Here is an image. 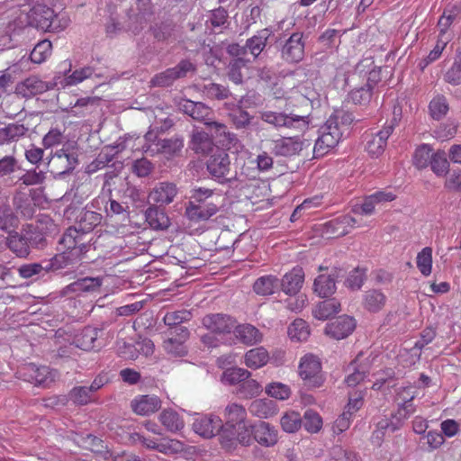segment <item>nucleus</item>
<instances>
[{
	"mask_svg": "<svg viewBox=\"0 0 461 461\" xmlns=\"http://www.w3.org/2000/svg\"><path fill=\"white\" fill-rule=\"evenodd\" d=\"M30 24L45 32H59L68 27L69 19L66 14H56L45 5L37 4L30 11Z\"/></svg>",
	"mask_w": 461,
	"mask_h": 461,
	"instance_id": "nucleus-1",
	"label": "nucleus"
},
{
	"mask_svg": "<svg viewBox=\"0 0 461 461\" xmlns=\"http://www.w3.org/2000/svg\"><path fill=\"white\" fill-rule=\"evenodd\" d=\"M342 130L338 126L336 120L329 119L321 128L320 137L316 140L313 148L315 158L322 157L331 149L335 148L342 136Z\"/></svg>",
	"mask_w": 461,
	"mask_h": 461,
	"instance_id": "nucleus-2",
	"label": "nucleus"
},
{
	"mask_svg": "<svg viewBox=\"0 0 461 461\" xmlns=\"http://www.w3.org/2000/svg\"><path fill=\"white\" fill-rule=\"evenodd\" d=\"M299 375L305 385L309 387H320L323 383L321 375V364L316 356L307 354L301 358Z\"/></svg>",
	"mask_w": 461,
	"mask_h": 461,
	"instance_id": "nucleus-3",
	"label": "nucleus"
},
{
	"mask_svg": "<svg viewBox=\"0 0 461 461\" xmlns=\"http://www.w3.org/2000/svg\"><path fill=\"white\" fill-rule=\"evenodd\" d=\"M19 375L26 381L35 384L36 386L48 387L52 384L56 377L57 372L48 366H38L33 363L24 365L20 370Z\"/></svg>",
	"mask_w": 461,
	"mask_h": 461,
	"instance_id": "nucleus-4",
	"label": "nucleus"
},
{
	"mask_svg": "<svg viewBox=\"0 0 461 461\" xmlns=\"http://www.w3.org/2000/svg\"><path fill=\"white\" fill-rule=\"evenodd\" d=\"M60 245L75 258H80L90 247L86 240V235L77 227H70L66 230Z\"/></svg>",
	"mask_w": 461,
	"mask_h": 461,
	"instance_id": "nucleus-5",
	"label": "nucleus"
},
{
	"mask_svg": "<svg viewBox=\"0 0 461 461\" xmlns=\"http://www.w3.org/2000/svg\"><path fill=\"white\" fill-rule=\"evenodd\" d=\"M261 119L276 127L295 128L302 131L308 128V121L304 116H292L283 113L267 111L261 113Z\"/></svg>",
	"mask_w": 461,
	"mask_h": 461,
	"instance_id": "nucleus-6",
	"label": "nucleus"
},
{
	"mask_svg": "<svg viewBox=\"0 0 461 461\" xmlns=\"http://www.w3.org/2000/svg\"><path fill=\"white\" fill-rule=\"evenodd\" d=\"M304 48L303 34L294 32L283 44L281 57L287 63H299L303 59Z\"/></svg>",
	"mask_w": 461,
	"mask_h": 461,
	"instance_id": "nucleus-7",
	"label": "nucleus"
},
{
	"mask_svg": "<svg viewBox=\"0 0 461 461\" xmlns=\"http://www.w3.org/2000/svg\"><path fill=\"white\" fill-rule=\"evenodd\" d=\"M193 430L204 438H212L222 429V420L214 414L197 415L192 424Z\"/></svg>",
	"mask_w": 461,
	"mask_h": 461,
	"instance_id": "nucleus-8",
	"label": "nucleus"
},
{
	"mask_svg": "<svg viewBox=\"0 0 461 461\" xmlns=\"http://www.w3.org/2000/svg\"><path fill=\"white\" fill-rule=\"evenodd\" d=\"M194 70V66L188 60L180 61L176 67L157 74L150 81L153 86H167L178 78L184 77L190 71Z\"/></svg>",
	"mask_w": 461,
	"mask_h": 461,
	"instance_id": "nucleus-9",
	"label": "nucleus"
},
{
	"mask_svg": "<svg viewBox=\"0 0 461 461\" xmlns=\"http://www.w3.org/2000/svg\"><path fill=\"white\" fill-rule=\"evenodd\" d=\"M202 322L208 330L223 339L226 335L233 332L236 321L226 314L212 313L204 316Z\"/></svg>",
	"mask_w": 461,
	"mask_h": 461,
	"instance_id": "nucleus-10",
	"label": "nucleus"
},
{
	"mask_svg": "<svg viewBox=\"0 0 461 461\" xmlns=\"http://www.w3.org/2000/svg\"><path fill=\"white\" fill-rule=\"evenodd\" d=\"M253 438L265 447L276 446L279 439L278 429L269 422L259 420L252 426Z\"/></svg>",
	"mask_w": 461,
	"mask_h": 461,
	"instance_id": "nucleus-11",
	"label": "nucleus"
},
{
	"mask_svg": "<svg viewBox=\"0 0 461 461\" xmlns=\"http://www.w3.org/2000/svg\"><path fill=\"white\" fill-rule=\"evenodd\" d=\"M368 226L366 221H361L358 218L350 215L339 216L326 224V232L335 237L348 234L354 228Z\"/></svg>",
	"mask_w": 461,
	"mask_h": 461,
	"instance_id": "nucleus-12",
	"label": "nucleus"
},
{
	"mask_svg": "<svg viewBox=\"0 0 461 461\" xmlns=\"http://www.w3.org/2000/svg\"><path fill=\"white\" fill-rule=\"evenodd\" d=\"M206 167L210 175L221 182V179H226L230 169L229 155L223 149H217L207 160Z\"/></svg>",
	"mask_w": 461,
	"mask_h": 461,
	"instance_id": "nucleus-13",
	"label": "nucleus"
},
{
	"mask_svg": "<svg viewBox=\"0 0 461 461\" xmlns=\"http://www.w3.org/2000/svg\"><path fill=\"white\" fill-rule=\"evenodd\" d=\"M395 121L396 118L393 117L381 131L370 135L366 142V150L371 156L378 157L383 154L386 147L387 140L393 131Z\"/></svg>",
	"mask_w": 461,
	"mask_h": 461,
	"instance_id": "nucleus-14",
	"label": "nucleus"
},
{
	"mask_svg": "<svg viewBox=\"0 0 461 461\" xmlns=\"http://www.w3.org/2000/svg\"><path fill=\"white\" fill-rule=\"evenodd\" d=\"M310 142L299 137H284L273 141V151L277 156H294L309 147Z\"/></svg>",
	"mask_w": 461,
	"mask_h": 461,
	"instance_id": "nucleus-15",
	"label": "nucleus"
},
{
	"mask_svg": "<svg viewBox=\"0 0 461 461\" xmlns=\"http://www.w3.org/2000/svg\"><path fill=\"white\" fill-rule=\"evenodd\" d=\"M355 328V319L343 315L328 323L325 327V333L335 339H342L351 334Z\"/></svg>",
	"mask_w": 461,
	"mask_h": 461,
	"instance_id": "nucleus-16",
	"label": "nucleus"
},
{
	"mask_svg": "<svg viewBox=\"0 0 461 461\" xmlns=\"http://www.w3.org/2000/svg\"><path fill=\"white\" fill-rule=\"evenodd\" d=\"M131 407L137 415L149 416L161 408V400L154 394L137 395Z\"/></svg>",
	"mask_w": 461,
	"mask_h": 461,
	"instance_id": "nucleus-17",
	"label": "nucleus"
},
{
	"mask_svg": "<svg viewBox=\"0 0 461 461\" xmlns=\"http://www.w3.org/2000/svg\"><path fill=\"white\" fill-rule=\"evenodd\" d=\"M177 187L174 183L159 182L149 194V199L160 205L169 204L177 194Z\"/></svg>",
	"mask_w": 461,
	"mask_h": 461,
	"instance_id": "nucleus-18",
	"label": "nucleus"
},
{
	"mask_svg": "<svg viewBox=\"0 0 461 461\" xmlns=\"http://www.w3.org/2000/svg\"><path fill=\"white\" fill-rule=\"evenodd\" d=\"M219 210L217 203L210 201L208 203H188L185 208V214L192 221H204L215 215Z\"/></svg>",
	"mask_w": 461,
	"mask_h": 461,
	"instance_id": "nucleus-19",
	"label": "nucleus"
},
{
	"mask_svg": "<svg viewBox=\"0 0 461 461\" xmlns=\"http://www.w3.org/2000/svg\"><path fill=\"white\" fill-rule=\"evenodd\" d=\"M249 413L258 419L267 420L278 413V406L271 399L260 398L252 401L248 408Z\"/></svg>",
	"mask_w": 461,
	"mask_h": 461,
	"instance_id": "nucleus-20",
	"label": "nucleus"
},
{
	"mask_svg": "<svg viewBox=\"0 0 461 461\" xmlns=\"http://www.w3.org/2000/svg\"><path fill=\"white\" fill-rule=\"evenodd\" d=\"M213 138L223 147L230 149L237 142L234 133L229 131L228 127L220 122L211 118L205 125Z\"/></svg>",
	"mask_w": 461,
	"mask_h": 461,
	"instance_id": "nucleus-21",
	"label": "nucleus"
},
{
	"mask_svg": "<svg viewBox=\"0 0 461 461\" xmlns=\"http://www.w3.org/2000/svg\"><path fill=\"white\" fill-rule=\"evenodd\" d=\"M52 88L50 83L41 80L37 76H32L17 85V93L23 97H30L39 94H42Z\"/></svg>",
	"mask_w": 461,
	"mask_h": 461,
	"instance_id": "nucleus-22",
	"label": "nucleus"
},
{
	"mask_svg": "<svg viewBox=\"0 0 461 461\" xmlns=\"http://www.w3.org/2000/svg\"><path fill=\"white\" fill-rule=\"evenodd\" d=\"M103 277H85L78 279L62 290L63 295H68L73 293H94L97 292L103 285Z\"/></svg>",
	"mask_w": 461,
	"mask_h": 461,
	"instance_id": "nucleus-23",
	"label": "nucleus"
},
{
	"mask_svg": "<svg viewBox=\"0 0 461 461\" xmlns=\"http://www.w3.org/2000/svg\"><path fill=\"white\" fill-rule=\"evenodd\" d=\"M180 110L194 120L203 122L204 125L211 120L212 112L211 108L200 102L185 100L180 104Z\"/></svg>",
	"mask_w": 461,
	"mask_h": 461,
	"instance_id": "nucleus-24",
	"label": "nucleus"
},
{
	"mask_svg": "<svg viewBox=\"0 0 461 461\" xmlns=\"http://www.w3.org/2000/svg\"><path fill=\"white\" fill-rule=\"evenodd\" d=\"M213 141L209 134L200 129H194L189 142L190 149L196 154L204 156L213 149Z\"/></svg>",
	"mask_w": 461,
	"mask_h": 461,
	"instance_id": "nucleus-25",
	"label": "nucleus"
},
{
	"mask_svg": "<svg viewBox=\"0 0 461 461\" xmlns=\"http://www.w3.org/2000/svg\"><path fill=\"white\" fill-rule=\"evenodd\" d=\"M225 426L235 429L248 421L247 409L240 403L230 402L224 409Z\"/></svg>",
	"mask_w": 461,
	"mask_h": 461,
	"instance_id": "nucleus-26",
	"label": "nucleus"
},
{
	"mask_svg": "<svg viewBox=\"0 0 461 461\" xmlns=\"http://www.w3.org/2000/svg\"><path fill=\"white\" fill-rule=\"evenodd\" d=\"M387 302L386 295L379 289H369L365 292L362 298V306L368 312H381Z\"/></svg>",
	"mask_w": 461,
	"mask_h": 461,
	"instance_id": "nucleus-27",
	"label": "nucleus"
},
{
	"mask_svg": "<svg viewBox=\"0 0 461 461\" xmlns=\"http://www.w3.org/2000/svg\"><path fill=\"white\" fill-rule=\"evenodd\" d=\"M303 279L304 274L302 268H294L283 276L279 287L286 294L294 295L302 288Z\"/></svg>",
	"mask_w": 461,
	"mask_h": 461,
	"instance_id": "nucleus-28",
	"label": "nucleus"
},
{
	"mask_svg": "<svg viewBox=\"0 0 461 461\" xmlns=\"http://www.w3.org/2000/svg\"><path fill=\"white\" fill-rule=\"evenodd\" d=\"M99 331L96 328L86 327L76 334L73 344L83 350H92L99 348L100 344H96Z\"/></svg>",
	"mask_w": 461,
	"mask_h": 461,
	"instance_id": "nucleus-29",
	"label": "nucleus"
},
{
	"mask_svg": "<svg viewBox=\"0 0 461 461\" xmlns=\"http://www.w3.org/2000/svg\"><path fill=\"white\" fill-rule=\"evenodd\" d=\"M336 270L330 274L319 275L313 284L314 292L320 297H328L333 294L336 291Z\"/></svg>",
	"mask_w": 461,
	"mask_h": 461,
	"instance_id": "nucleus-30",
	"label": "nucleus"
},
{
	"mask_svg": "<svg viewBox=\"0 0 461 461\" xmlns=\"http://www.w3.org/2000/svg\"><path fill=\"white\" fill-rule=\"evenodd\" d=\"M183 147V139L176 137L158 140L156 144V149H151V146L149 145L145 149V152L149 153L150 155L160 152L171 156L181 151Z\"/></svg>",
	"mask_w": 461,
	"mask_h": 461,
	"instance_id": "nucleus-31",
	"label": "nucleus"
},
{
	"mask_svg": "<svg viewBox=\"0 0 461 461\" xmlns=\"http://www.w3.org/2000/svg\"><path fill=\"white\" fill-rule=\"evenodd\" d=\"M235 337L243 344L253 345L262 339L261 332L251 324L237 325L233 330Z\"/></svg>",
	"mask_w": 461,
	"mask_h": 461,
	"instance_id": "nucleus-32",
	"label": "nucleus"
},
{
	"mask_svg": "<svg viewBox=\"0 0 461 461\" xmlns=\"http://www.w3.org/2000/svg\"><path fill=\"white\" fill-rule=\"evenodd\" d=\"M348 375L345 378L348 386H356L362 382L368 372V366L360 363V357H357L348 367Z\"/></svg>",
	"mask_w": 461,
	"mask_h": 461,
	"instance_id": "nucleus-33",
	"label": "nucleus"
},
{
	"mask_svg": "<svg viewBox=\"0 0 461 461\" xmlns=\"http://www.w3.org/2000/svg\"><path fill=\"white\" fill-rule=\"evenodd\" d=\"M178 330H180L178 339L169 338L165 340L163 344L164 349L173 357H181L186 352L184 341L187 339L189 332L187 329L184 327Z\"/></svg>",
	"mask_w": 461,
	"mask_h": 461,
	"instance_id": "nucleus-34",
	"label": "nucleus"
},
{
	"mask_svg": "<svg viewBox=\"0 0 461 461\" xmlns=\"http://www.w3.org/2000/svg\"><path fill=\"white\" fill-rule=\"evenodd\" d=\"M270 35L271 32L268 29H263L258 32L257 34L247 41V51H249L254 59L258 58L265 49Z\"/></svg>",
	"mask_w": 461,
	"mask_h": 461,
	"instance_id": "nucleus-35",
	"label": "nucleus"
},
{
	"mask_svg": "<svg viewBox=\"0 0 461 461\" xmlns=\"http://www.w3.org/2000/svg\"><path fill=\"white\" fill-rule=\"evenodd\" d=\"M280 286V281L276 276H264L256 280L253 289L256 294L263 296L273 294Z\"/></svg>",
	"mask_w": 461,
	"mask_h": 461,
	"instance_id": "nucleus-36",
	"label": "nucleus"
},
{
	"mask_svg": "<svg viewBox=\"0 0 461 461\" xmlns=\"http://www.w3.org/2000/svg\"><path fill=\"white\" fill-rule=\"evenodd\" d=\"M268 360V352L263 347L249 349L244 356L245 365L252 369H258L264 366L267 365Z\"/></svg>",
	"mask_w": 461,
	"mask_h": 461,
	"instance_id": "nucleus-37",
	"label": "nucleus"
},
{
	"mask_svg": "<svg viewBox=\"0 0 461 461\" xmlns=\"http://www.w3.org/2000/svg\"><path fill=\"white\" fill-rule=\"evenodd\" d=\"M340 311V303L336 299L320 302L312 310L313 316L318 320H327Z\"/></svg>",
	"mask_w": 461,
	"mask_h": 461,
	"instance_id": "nucleus-38",
	"label": "nucleus"
},
{
	"mask_svg": "<svg viewBox=\"0 0 461 461\" xmlns=\"http://www.w3.org/2000/svg\"><path fill=\"white\" fill-rule=\"evenodd\" d=\"M102 218L100 213L85 209L78 216L77 228L86 236L88 232L101 223Z\"/></svg>",
	"mask_w": 461,
	"mask_h": 461,
	"instance_id": "nucleus-39",
	"label": "nucleus"
},
{
	"mask_svg": "<svg viewBox=\"0 0 461 461\" xmlns=\"http://www.w3.org/2000/svg\"><path fill=\"white\" fill-rule=\"evenodd\" d=\"M158 419L161 424L170 432L179 431L185 426L183 419L172 409L163 410Z\"/></svg>",
	"mask_w": 461,
	"mask_h": 461,
	"instance_id": "nucleus-40",
	"label": "nucleus"
},
{
	"mask_svg": "<svg viewBox=\"0 0 461 461\" xmlns=\"http://www.w3.org/2000/svg\"><path fill=\"white\" fill-rule=\"evenodd\" d=\"M146 221L155 230H165L169 225L167 214L155 206H149L145 212Z\"/></svg>",
	"mask_w": 461,
	"mask_h": 461,
	"instance_id": "nucleus-41",
	"label": "nucleus"
},
{
	"mask_svg": "<svg viewBox=\"0 0 461 461\" xmlns=\"http://www.w3.org/2000/svg\"><path fill=\"white\" fill-rule=\"evenodd\" d=\"M28 131V128L22 123H9L4 128H0V142H14L23 137Z\"/></svg>",
	"mask_w": 461,
	"mask_h": 461,
	"instance_id": "nucleus-42",
	"label": "nucleus"
},
{
	"mask_svg": "<svg viewBox=\"0 0 461 461\" xmlns=\"http://www.w3.org/2000/svg\"><path fill=\"white\" fill-rule=\"evenodd\" d=\"M303 424V419L298 411H285L280 418V426L286 433H295Z\"/></svg>",
	"mask_w": 461,
	"mask_h": 461,
	"instance_id": "nucleus-43",
	"label": "nucleus"
},
{
	"mask_svg": "<svg viewBox=\"0 0 461 461\" xmlns=\"http://www.w3.org/2000/svg\"><path fill=\"white\" fill-rule=\"evenodd\" d=\"M98 102L96 97H83L77 99L73 106L66 109V112L74 117H84L90 113L91 107L95 106Z\"/></svg>",
	"mask_w": 461,
	"mask_h": 461,
	"instance_id": "nucleus-44",
	"label": "nucleus"
},
{
	"mask_svg": "<svg viewBox=\"0 0 461 461\" xmlns=\"http://www.w3.org/2000/svg\"><path fill=\"white\" fill-rule=\"evenodd\" d=\"M65 159V164L61 166L60 174H65L72 171L77 164V156L68 151L65 147L57 150L51 157V161H59Z\"/></svg>",
	"mask_w": 461,
	"mask_h": 461,
	"instance_id": "nucleus-45",
	"label": "nucleus"
},
{
	"mask_svg": "<svg viewBox=\"0 0 461 461\" xmlns=\"http://www.w3.org/2000/svg\"><path fill=\"white\" fill-rule=\"evenodd\" d=\"M265 393L271 398L285 401L290 398L292 391L288 384L281 382H271L266 385Z\"/></svg>",
	"mask_w": 461,
	"mask_h": 461,
	"instance_id": "nucleus-46",
	"label": "nucleus"
},
{
	"mask_svg": "<svg viewBox=\"0 0 461 461\" xmlns=\"http://www.w3.org/2000/svg\"><path fill=\"white\" fill-rule=\"evenodd\" d=\"M302 419V426H303L305 430L308 431L309 433H317L322 428V418L317 411L313 410H306Z\"/></svg>",
	"mask_w": 461,
	"mask_h": 461,
	"instance_id": "nucleus-47",
	"label": "nucleus"
},
{
	"mask_svg": "<svg viewBox=\"0 0 461 461\" xmlns=\"http://www.w3.org/2000/svg\"><path fill=\"white\" fill-rule=\"evenodd\" d=\"M7 245L12 251L21 258L26 257L30 252L27 240L17 232L10 233L7 238Z\"/></svg>",
	"mask_w": 461,
	"mask_h": 461,
	"instance_id": "nucleus-48",
	"label": "nucleus"
},
{
	"mask_svg": "<svg viewBox=\"0 0 461 461\" xmlns=\"http://www.w3.org/2000/svg\"><path fill=\"white\" fill-rule=\"evenodd\" d=\"M250 372L240 367H231L225 370L222 374L221 380L223 383L233 385L240 384L243 380L250 376Z\"/></svg>",
	"mask_w": 461,
	"mask_h": 461,
	"instance_id": "nucleus-49",
	"label": "nucleus"
},
{
	"mask_svg": "<svg viewBox=\"0 0 461 461\" xmlns=\"http://www.w3.org/2000/svg\"><path fill=\"white\" fill-rule=\"evenodd\" d=\"M288 335L292 340L305 341L310 335L307 323L302 319L294 321L288 328Z\"/></svg>",
	"mask_w": 461,
	"mask_h": 461,
	"instance_id": "nucleus-50",
	"label": "nucleus"
},
{
	"mask_svg": "<svg viewBox=\"0 0 461 461\" xmlns=\"http://www.w3.org/2000/svg\"><path fill=\"white\" fill-rule=\"evenodd\" d=\"M416 265L424 276H429L432 270V249L425 247L417 255Z\"/></svg>",
	"mask_w": 461,
	"mask_h": 461,
	"instance_id": "nucleus-51",
	"label": "nucleus"
},
{
	"mask_svg": "<svg viewBox=\"0 0 461 461\" xmlns=\"http://www.w3.org/2000/svg\"><path fill=\"white\" fill-rule=\"evenodd\" d=\"M52 44L48 40L40 41L32 50L30 58L33 63L44 62L51 54Z\"/></svg>",
	"mask_w": 461,
	"mask_h": 461,
	"instance_id": "nucleus-52",
	"label": "nucleus"
},
{
	"mask_svg": "<svg viewBox=\"0 0 461 461\" xmlns=\"http://www.w3.org/2000/svg\"><path fill=\"white\" fill-rule=\"evenodd\" d=\"M431 170L438 176H444L447 175L449 168V162L447 159L445 151H437L432 155L430 159Z\"/></svg>",
	"mask_w": 461,
	"mask_h": 461,
	"instance_id": "nucleus-53",
	"label": "nucleus"
},
{
	"mask_svg": "<svg viewBox=\"0 0 461 461\" xmlns=\"http://www.w3.org/2000/svg\"><path fill=\"white\" fill-rule=\"evenodd\" d=\"M263 391L262 385L255 379L247 378L240 384L238 393L245 399L258 396Z\"/></svg>",
	"mask_w": 461,
	"mask_h": 461,
	"instance_id": "nucleus-54",
	"label": "nucleus"
},
{
	"mask_svg": "<svg viewBox=\"0 0 461 461\" xmlns=\"http://www.w3.org/2000/svg\"><path fill=\"white\" fill-rule=\"evenodd\" d=\"M68 397L77 405H86L94 402L93 394L87 386H76L72 388Z\"/></svg>",
	"mask_w": 461,
	"mask_h": 461,
	"instance_id": "nucleus-55",
	"label": "nucleus"
},
{
	"mask_svg": "<svg viewBox=\"0 0 461 461\" xmlns=\"http://www.w3.org/2000/svg\"><path fill=\"white\" fill-rule=\"evenodd\" d=\"M456 17V13L453 10H446L438 23V38L443 39L447 37L448 41L451 40V33L448 32L450 25Z\"/></svg>",
	"mask_w": 461,
	"mask_h": 461,
	"instance_id": "nucleus-56",
	"label": "nucleus"
},
{
	"mask_svg": "<svg viewBox=\"0 0 461 461\" xmlns=\"http://www.w3.org/2000/svg\"><path fill=\"white\" fill-rule=\"evenodd\" d=\"M429 113L433 119L440 120L448 111V104L443 95L434 97L429 103Z\"/></svg>",
	"mask_w": 461,
	"mask_h": 461,
	"instance_id": "nucleus-57",
	"label": "nucleus"
},
{
	"mask_svg": "<svg viewBox=\"0 0 461 461\" xmlns=\"http://www.w3.org/2000/svg\"><path fill=\"white\" fill-rule=\"evenodd\" d=\"M18 220L9 206L0 207V229L9 233L17 226Z\"/></svg>",
	"mask_w": 461,
	"mask_h": 461,
	"instance_id": "nucleus-58",
	"label": "nucleus"
},
{
	"mask_svg": "<svg viewBox=\"0 0 461 461\" xmlns=\"http://www.w3.org/2000/svg\"><path fill=\"white\" fill-rule=\"evenodd\" d=\"M94 73V69L91 67H85L80 69H76L71 75L65 77L61 82L62 86H75L86 78H89Z\"/></svg>",
	"mask_w": 461,
	"mask_h": 461,
	"instance_id": "nucleus-59",
	"label": "nucleus"
},
{
	"mask_svg": "<svg viewBox=\"0 0 461 461\" xmlns=\"http://www.w3.org/2000/svg\"><path fill=\"white\" fill-rule=\"evenodd\" d=\"M375 206L376 205L373 199L370 197V195H368L364 198L362 203L353 205L351 211L356 218H358L361 221H363L361 217L374 214Z\"/></svg>",
	"mask_w": 461,
	"mask_h": 461,
	"instance_id": "nucleus-60",
	"label": "nucleus"
},
{
	"mask_svg": "<svg viewBox=\"0 0 461 461\" xmlns=\"http://www.w3.org/2000/svg\"><path fill=\"white\" fill-rule=\"evenodd\" d=\"M252 426L253 424L247 421L241 425L237 426V429L235 428V433L239 444L245 447L252 445L254 442Z\"/></svg>",
	"mask_w": 461,
	"mask_h": 461,
	"instance_id": "nucleus-61",
	"label": "nucleus"
},
{
	"mask_svg": "<svg viewBox=\"0 0 461 461\" xmlns=\"http://www.w3.org/2000/svg\"><path fill=\"white\" fill-rule=\"evenodd\" d=\"M431 157V149L429 145L423 144L416 149L413 155V164L418 168H424L430 162Z\"/></svg>",
	"mask_w": 461,
	"mask_h": 461,
	"instance_id": "nucleus-62",
	"label": "nucleus"
},
{
	"mask_svg": "<svg viewBox=\"0 0 461 461\" xmlns=\"http://www.w3.org/2000/svg\"><path fill=\"white\" fill-rule=\"evenodd\" d=\"M446 176L444 186L450 192H461V169L448 170Z\"/></svg>",
	"mask_w": 461,
	"mask_h": 461,
	"instance_id": "nucleus-63",
	"label": "nucleus"
},
{
	"mask_svg": "<svg viewBox=\"0 0 461 461\" xmlns=\"http://www.w3.org/2000/svg\"><path fill=\"white\" fill-rule=\"evenodd\" d=\"M331 461H360L358 456L348 449H344L339 446L332 447L330 452Z\"/></svg>",
	"mask_w": 461,
	"mask_h": 461,
	"instance_id": "nucleus-64",
	"label": "nucleus"
}]
</instances>
